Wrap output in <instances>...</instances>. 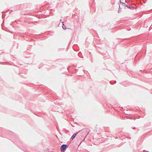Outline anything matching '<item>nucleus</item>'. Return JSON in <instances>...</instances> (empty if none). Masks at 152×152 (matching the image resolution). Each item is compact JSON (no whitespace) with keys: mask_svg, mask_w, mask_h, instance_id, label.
I'll return each mask as SVG.
<instances>
[{"mask_svg":"<svg viewBox=\"0 0 152 152\" xmlns=\"http://www.w3.org/2000/svg\"><path fill=\"white\" fill-rule=\"evenodd\" d=\"M62 27H63V28L65 29H66V26L64 25V24H63Z\"/></svg>","mask_w":152,"mask_h":152,"instance_id":"3","label":"nucleus"},{"mask_svg":"<svg viewBox=\"0 0 152 152\" xmlns=\"http://www.w3.org/2000/svg\"><path fill=\"white\" fill-rule=\"evenodd\" d=\"M77 133V132L74 133L72 137V139L73 140L75 137V136H76Z\"/></svg>","mask_w":152,"mask_h":152,"instance_id":"2","label":"nucleus"},{"mask_svg":"<svg viewBox=\"0 0 152 152\" xmlns=\"http://www.w3.org/2000/svg\"><path fill=\"white\" fill-rule=\"evenodd\" d=\"M67 147V145H62L61 148V150L62 151H64V150Z\"/></svg>","mask_w":152,"mask_h":152,"instance_id":"1","label":"nucleus"}]
</instances>
